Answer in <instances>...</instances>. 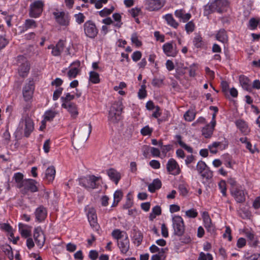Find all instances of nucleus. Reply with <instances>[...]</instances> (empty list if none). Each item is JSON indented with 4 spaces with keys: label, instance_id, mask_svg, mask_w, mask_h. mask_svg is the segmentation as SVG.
<instances>
[{
    "label": "nucleus",
    "instance_id": "1",
    "mask_svg": "<svg viewBox=\"0 0 260 260\" xmlns=\"http://www.w3.org/2000/svg\"><path fill=\"white\" fill-rule=\"evenodd\" d=\"M122 104L117 102L112 104L110 108L108 115V120L110 123H117L121 118Z\"/></svg>",
    "mask_w": 260,
    "mask_h": 260
},
{
    "label": "nucleus",
    "instance_id": "2",
    "mask_svg": "<svg viewBox=\"0 0 260 260\" xmlns=\"http://www.w3.org/2000/svg\"><path fill=\"white\" fill-rule=\"evenodd\" d=\"M228 5L226 0H215L205 7L204 13L208 15L215 11L221 13Z\"/></svg>",
    "mask_w": 260,
    "mask_h": 260
},
{
    "label": "nucleus",
    "instance_id": "3",
    "mask_svg": "<svg viewBox=\"0 0 260 260\" xmlns=\"http://www.w3.org/2000/svg\"><path fill=\"white\" fill-rule=\"evenodd\" d=\"M24 129V135L26 137H28L31 133L34 131V124L32 119L28 116H23L20 121L18 131H21Z\"/></svg>",
    "mask_w": 260,
    "mask_h": 260
},
{
    "label": "nucleus",
    "instance_id": "4",
    "mask_svg": "<svg viewBox=\"0 0 260 260\" xmlns=\"http://www.w3.org/2000/svg\"><path fill=\"white\" fill-rule=\"evenodd\" d=\"M44 7V3L41 0L36 1L31 3L29 6V16L35 18L40 17L42 13Z\"/></svg>",
    "mask_w": 260,
    "mask_h": 260
},
{
    "label": "nucleus",
    "instance_id": "5",
    "mask_svg": "<svg viewBox=\"0 0 260 260\" xmlns=\"http://www.w3.org/2000/svg\"><path fill=\"white\" fill-rule=\"evenodd\" d=\"M172 225L174 235L181 236L185 231V225L182 218L179 215L175 216L172 218Z\"/></svg>",
    "mask_w": 260,
    "mask_h": 260
},
{
    "label": "nucleus",
    "instance_id": "6",
    "mask_svg": "<svg viewBox=\"0 0 260 260\" xmlns=\"http://www.w3.org/2000/svg\"><path fill=\"white\" fill-rule=\"evenodd\" d=\"M100 177H96L94 175H88L86 177L81 178L79 179V183L85 188L87 189H94L97 188V182L99 180Z\"/></svg>",
    "mask_w": 260,
    "mask_h": 260
},
{
    "label": "nucleus",
    "instance_id": "7",
    "mask_svg": "<svg viewBox=\"0 0 260 260\" xmlns=\"http://www.w3.org/2000/svg\"><path fill=\"white\" fill-rule=\"evenodd\" d=\"M196 170L203 178L208 180L213 176L212 172L209 169L206 163L202 160H200L197 163Z\"/></svg>",
    "mask_w": 260,
    "mask_h": 260
},
{
    "label": "nucleus",
    "instance_id": "8",
    "mask_svg": "<svg viewBox=\"0 0 260 260\" xmlns=\"http://www.w3.org/2000/svg\"><path fill=\"white\" fill-rule=\"evenodd\" d=\"M84 31L86 37L94 39L98 34V29L95 23L91 21L88 20L85 22L83 25Z\"/></svg>",
    "mask_w": 260,
    "mask_h": 260
},
{
    "label": "nucleus",
    "instance_id": "9",
    "mask_svg": "<svg viewBox=\"0 0 260 260\" xmlns=\"http://www.w3.org/2000/svg\"><path fill=\"white\" fill-rule=\"evenodd\" d=\"M37 183V181L34 179H28L24 180L23 183L22 184V188H21V192L25 194L28 191L31 192H37L38 190V187L36 186Z\"/></svg>",
    "mask_w": 260,
    "mask_h": 260
},
{
    "label": "nucleus",
    "instance_id": "10",
    "mask_svg": "<svg viewBox=\"0 0 260 260\" xmlns=\"http://www.w3.org/2000/svg\"><path fill=\"white\" fill-rule=\"evenodd\" d=\"M56 21L60 25L68 26L70 23L69 15L65 12L56 11L53 12Z\"/></svg>",
    "mask_w": 260,
    "mask_h": 260
},
{
    "label": "nucleus",
    "instance_id": "11",
    "mask_svg": "<svg viewBox=\"0 0 260 260\" xmlns=\"http://www.w3.org/2000/svg\"><path fill=\"white\" fill-rule=\"evenodd\" d=\"M166 4L165 0H149L145 4L146 9L149 11H158Z\"/></svg>",
    "mask_w": 260,
    "mask_h": 260
},
{
    "label": "nucleus",
    "instance_id": "12",
    "mask_svg": "<svg viewBox=\"0 0 260 260\" xmlns=\"http://www.w3.org/2000/svg\"><path fill=\"white\" fill-rule=\"evenodd\" d=\"M35 89L34 84L32 81L29 80L23 88L22 94L24 100L28 101L31 99Z\"/></svg>",
    "mask_w": 260,
    "mask_h": 260
},
{
    "label": "nucleus",
    "instance_id": "13",
    "mask_svg": "<svg viewBox=\"0 0 260 260\" xmlns=\"http://www.w3.org/2000/svg\"><path fill=\"white\" fill-rule=\"evenodd\" d=\"M167 170L170 174L174 176L179 174L181 172L178 164L173 158L168 160L167 164Z\"/></svg>",
    "mask_w": 260,
    "mask_h": 260
},
{
    "label": "nucleus",
    "instance_id": "14",
    "mask_svg": "<svg viewBox=\"0 0 260 260\" xmlns=\"http://www.w3.org/2000/svg\"><path fill=\"white\" fill-rule=\"evenodd\" d=\"M87 215L90 226L97 230L99 226L97 222V216L95 210L93 208H88Z\"/></svg>",
    "mask_w": 260,
    "mask_h": 260
},
{
    "label": "nucleus",
    "instance_id": "15",
    "mask_svg": "<svg viewBox=\"0 0 260 260\" xmlns=\"http://www.w3.org/2000/svg\"><path fill=\"white\" fill-rule=\"evenodd\" d=\"M64 41L60 40L55 46L50 45L48 47V49H52L51 54L54 56H59L64 48Z\"/></svg>",
    "mask_w": 260,
    "mask_h": 260
},
{
    "label": "nucleus",
    "instance_id": "16",
    "mask_svg": "<svg viewBox=\"0 0 260 260\" xmlns=\"http://www.w3.org/2000/svg\"><path fill=\"white\" fill-rule=\"evenodd\" d=\"M92 126L90 124H84L80 128L79 130V138L82 141H86L91 132Z\"/></svg>",
    "mask_w": 260,
    "mask_h": 260
},
{
    "label": "nucleus",
    "instance_id": "17",
    "mask_svg": "<svg viewBox=\"0 0 260 260\" xmlns=\"http://www.w3.org/2000/svg\"><path fill=\"white\" fill-rule=\"evenodd\" d=\"M231 192L237 203H241L245 201V193L244 190L240 188L233 187Z\"/></svg>",
    "mask_w": 260,
    "mask_h": 260
},
{
    "label": "nucleus",
    "instance_id": "18",
    "mask_svg": "<svg viewBox=\"0 0 260 260\" xmlns=\"http://www.w3.org/2000/svg\"><path fill=\"white\" fill-rule=\"evenodd\" d=\"M202 216L204 222V225L207 231L210 233H214L215 228L212 223L208 213L206 211L203 212Z\"/></svg>",
    "mask_w": 260,
    "mask_h": 260
},
{
    "label": "nucleus",
    "instance_id": "19",
    "mask_svg": "<svg viewBox=\"0 0 260 260\" xmlns=\"http://www.w3.org/2000/svg\"><path fill=\"white\" fill-rule=\"evenodd\" d=\"M162 49L165 54L168 56L175 57L178 53L172 42L164 44L162 46Z\"/></svg>",
    "mask_w": 260,
    "mask_h": 260
},
{
    "label": "nucleus",
    "instance_id": "20",
    "mask_svg": "<svg viewBox=\"0 0 260 260\" xmlns=\"http://www.w3.org/2000/svg\"><path fill=\"white\" fill-rule=\"evenodd\" d=\"M110 179L117 185L121 179V173L114 168H110L106 171Z\"/></svg>",
    "mask_w": 260,
    "mask_h": 260
},
{
    "label": "nucleus",
    "instance_id": "21",
    "mask_svg": "<svg viewBox=\"0 0 260 260\" xmlns=\"http://www.w3.org/2000/svg\"><path fill=\"white\" fill-rule=\"evenodd\" d=\"M61 106L68 110L73 118H76L77 117L78 112L75 104L73 103H62Z\"/></svg>",
    "mask_w": 260,
    "mask_h": 260
},
{
    "label": "nucleus",
    "instance_id": "22",
    "mask_svg": "<svg viewBox=\"0 0 260 260\" xmlns=\"http://www.w3.org/2000/svg\"><path fill=\"white\" fill-rule=\"evenodd\" d=\"M211 125L207 124L202 129V135L206 138H208L211 137L213 134V130L216 124V122L214 121H211Z\"/></svg>",
    "mask_w": 260,
    "mask_h": 260
},
{
    "label": "nucleus",
    "instance_id": "23",
    "mask_svg": "<svg viewBox=\"0 0 260 260\" xmlns=\"http://www.w3.org/2000/svg\"><path fill=\"white\" fill-rule=\"evenodd\" d=\"M30 70V64L27 60H25L20 64L18 69V74L20 76L24 78L26 77Z\"/></svg>",
    "mask_w": 260,
    "mask_h": 260
},
{
    "label": "nucleus",
    "instance_id": "24",
    "mask_svg": "<svg viewBox=\"0 0 260 260\" xmlns=\"http://www.w3.org/2000/svg\"><path fill=\"white\" fill-rule=\"evenodd\" d=\"M36 218L39 222L44 220L47 216V210L43 206H40L35 211Z\"/></svg>",
    "mask_w": 260,
    "mask_h": 260
},
{
    "label": "nucleus",
    "instance_id": "25",
    "mask_svg": "<svg viewBox=\"0 0 260 260\" xmlns=\"http://www.w3.org/2000/svg\"><path fill=\"white\" fill-rule=\"evenodd\" d=\"M117 244L122 253L126 254L128 252L129 248V242L127 237L119 241H118Z\"/></svg>",
    "mask_w": 260,
    "mask_h": 260
},
{
    "label": "nucleus",
    "instance_id": "26",
    "mask_svg": "<svg viewBox=\"0 0 260 260\" xmlns=\"http://www.w3.org/2000/svg\"><path fill=\"white\" fill-rule=\"evenodd\" d=\"M34 237L36 244L40 248L43 247L45 241L44 235L42 232H39L36 230L34 231Z\"/></svg>",
    "mask_w": 260,
    "mask_h": 260
},
{
    "label": "nucleus",
    "instance_id": "27",
    "mask_svg": "<svg viewBox=\"0 0 260 260\" xmlns=\"http://www.w3.org/2000/svg\"><path fill=\"white\" fill-rule=\"evenodd\" d=\"M239 82L242 88L248 91L252 90V87L249 79L244 75L239 76Z\"/></svg>",
    "mask_w": 260,
    "mask_h": 260
},
{
    "label": "nucleus",
    "instance_id": "28",
    "mask_svg": "<svg viewBox=\"0 0 260 260\" xmlns=\"http://www.w3.org/2000/svg\"><path fill=\"white\" fill-rule=\"evenodd\" d=\"M236 125L240 131L245 135H247L250 131L247 124L243 120H237Z\"/></svg>",
    "mask_w": 260,
    "mask_h": 260
},
{
    "label": "nucleus",
    "instance_id": "29",
    "mask_svg": "<svg viewBox=\"0 0 260 260\" xmlns=\"http://www.w3.org/2000/svg\"><path fill=\"white\" fill-rule=\"evenodd\" d=\"M55 169L54 167L51 166L48 167L45 172V178L49 181L52 182L55 176Z\"/></svg>",
    "mask_w": 260,
    "mask_h": 260
},
{
    "label": "nucleus",
    "instance_id": "30",
    "mask_svg": "<svg viewBox=\"0 0 260 260\" xmlns=\"http://www.w3.org/2000/svg\"><path fill=\"white\" fill-rule=\"evenodd\" d=\"M73 64H75L76 67H72L68 72V76L70 78H75L79 72L78 68L80 65V62L78 61L74 62L73 63Z\"/></svg>",
    "mask_w": 260,
    "mask_h": 260
},
{
    "label": "nucleus",
    "instance_id": "31",
    "mask_svg": "<svg viewBox=\"0 0 260 260\" xmlns=\"http://www.w3.org/2000/svg\"><path fill=\"white\" fill-rule=\"evenodd\" d=\"M161 186V182L158 179L153 180V182L148 185V190L154 192L156 190L159 189Z\"/></svg>",
    "mask_w": 260,
    "mask_h": 260
},
{
    "label": "nucleus",
    "instance_id": "32",
    "mask_svg": "<svg viewBox=\"0 0 260 260\" xmlns=\"http://www.w3.org/2000/svg\"><path fill=\"white\" fill-rule=\"evenodd\" d=\"M164 18L166 20L168 24L170 25L171 26L175 28H176L179 25L178 23L174 19V18L173 17V15L171 14H166L164 16Z\"/></svg>",
    "mask_w": 260,
    "mask_h": 260
},
{
    "label": "nucleus",
    "instance_id": "33",
    "mask_svg": "<svg viewBox=\"0 0 260 260\" xmlns=\"http://www.w3.org/2000/svg\"><path fill=\"white\" fill-rule=\"evenodd\" d=\"M216 38L218 41L222 43L227 42L228 37L225 30L223 29H220L216 34Z\"/></svg>",
    "mask_w": 260,
    "mask_h": 260
},
{
    "label": "nucleus",
    "instance_id": "34",
    "mask_svg": "<svg viewBox=\"0 0 260 260\" xmlns=\"http://www.w3.org/2000/svg\"><path fill=\"white\" fill-rule=\"evenodd\" d=\"M15 182L17 183V187L19 188H22V184L23 183V175L21 173H15L13 176Z\"/></svg>",
    "mask_w": 260,
    "mask_h": 260
},
{
    "label": "nucleus",
    "instance_id": "35",
    "mask_svg": "<svg viewBox=\"0 0 260 260\" xmlns=\"http://www.w3.org/2000/svg\"><path fill=\"white\" fill-rule=\"evenodd\" d=\"M143 238V235L140 231L134 230L133 238L134 242L137 243V245H139L141 243Z\"/></svg>",
    "mask_w": 260,
    "mask_h": 260
},
{
    "label": "nucleus",
    "instance_id": "36",
    "mask_svg": "<svg viewBox=\"0 0 260 260\" xmlns=\"http://www.w3.org/2000/svg\"><path fill=\"white\" fill-rule=\"evenodd\" d=\"M37 27V23L34 20L28 19L25 21L24 24V28L25 30H26L29 28H35Z\"/></svg>",
    "mask_w": 260,
    "mask_h": 260
},
{
    "label": "nucleus",
    "instance_id": "37",
    "mask_svg": "<svg viewBox=\"0 0 260 260\" xmlns=\"http://www.w3.org/2000/svg\"><path fill=\"white\" fill-rule=\"evenodd\" d=\"M3 252L8 256L10 260L14 258L12 247L9 245H4L2 247Z\"/></svg>",
    "mask_w": 260,
    "mask_h": 260
},
{
    "label": "nucleus",
    "instance_id": "38",
    "mask_svg": "<svg viewBox=\"0 0 260 260\" xmlns=\"http://www.w3.org/2000/svg\"><path fill=\"white\" fill-rule=\"evenodd\" d=\"M176 138L177 140V142L179 145L183 148L184 149H185L187 152L189 153L192 152V148L190 147V146L187 145L185 143H184L181 140V136L180 135H176Z\"/></svg>",
    "mask_w": 260,
    "mask_h": 260
},
{
    "label": "nucleus",
    "instance_id": "39",
    "mask_svg": "<svg viewBox=\"0 0 260 260\" xmlns=\"http://www.w3.org/2000/svg\"><path fill=\"white\" fill-rule=\"evenodd\" d=\"M193 43L194 46L197 48H201L204 45L203 39L200 35H197L194 37Z\"/></svg>",
    "mask_w": 260,
    "mask_h": 260
},
{
    "label": "nucleus",
    "instance_id": "40",
    "mask_svg": "<svg viewBox=\"0 0 260 260\" xmlns=\"http://www.w3.org/2000/svg\"><path fill=\"white\" fill-rule=\"evenodd\" d=\"M89 80L94 84H96L100 82L99 75L95 72L91 71L89 73Z\"/></svg>",
    "mask_w": 260,
    "mask_h": 260
},
{
    "label": "nucleus",
    "instance_id": "41",
    "mask_svg": "<svg viewBox=\"0 0 260 260\" xmlns=\"http://www.w3.org/2000/svg\"><path fill=\"white\" fill-rule=\"evenodd\" d=\"M122 197V192L120 190H116L114 194V202L113 207L116 206Z\"/></svg>",
    "mask_w": 260,
    "mask_h": 260
},
{
    "label": "nucleus",
    "instance_id": "42",
    "mask_svg": "<svg viewBox=\"0 0 260 260\" xmlns=\"http://www.w3.org/2000/svg\"><path fill=\"white\" fill-rule=\"evenodd\" d=\"M0 229L10 233L11 237H13L12 228L9 224L6 223H0Z\"/></svg>",
    "mask_w": 260,
    "mask_h": 260
},
{
    "label": "nucleus",
    "instance_id": "43",
    "mask_svg": "<svg viewBox=\"0 0 260 260\" xmlns=\"http://www.w3.org/2000/svg\"><path fill=\"white\" fill-rule=\"evenodd\" d=\"M57 114V113L55 111H47L44 114V119L47 121L52 120Z\"/></svg>",
    "mask_w": 260,
    "mask_h": 260
},
{
    "label": "nucleus",
    "instance_id": "44",
    "mask_svg": "<svg viewBox=\"0 0 260 260\" xmlns=\"http://www.w3.org/2000/svg\"><path fill=\"white\" fill-rule=\"evenodd\" d=\"M161 213V210L159 206H155L152 208V213L150 215L151 219L155 218L156 216L159 215Z\"/></svg>",
    "mask_w": 260,
    "mask_h": 260
},
{
    "label": "nucleus",
    "instance_id": "45",
    "mask_svg": "<svg viewBox=\"0 0 260 260\" xmlns=\"http://www.w3.org/2000/svg\"><path fill=\"white\" fill-rule=\"evenodd\" d=\"M214 145L221 150L225 149L228 146V142L225 139L221 142H214Z\"/></svg>",
    "mask_w": 260,
    "mask_h": 260
},
{
    "label": "nucleus",
    "instance_id": "46",
    "mask_svg": "<svg viewBox=\"0 0 260 260\" xmlns=\"http://www.w3.org/2000/svg\"><path fill=\"white\" fill-rule=\"evenodd\" d=\"M195 113L192 111H187L184 115L185 119L188 121L193 120L195 118Z\"/></svg>",
    "mask_w": 260,
    "mask_h": 260
},
{
    "label": "nucleus",
    "instance_id": "47",
    "mask_svg": "<svg viewBox=\"0 0 260 260\" xmlns=\"http://www.w3.org/2000/svg\"><path fill=\"white\" fill-rule=\"evenodd\" d=\"M153 132V129L148 125H146L141 129V134L143 136H150Z\"/></svg>",
    "mask_w": 260,
    "mask_h": 260
},
{
    "label": "nucleus",
    "instance_id": "48",
    "mask_svg": "<svg viewBox=\"0 0 260 260\" xmlns=\"http://www.w3.org/2000/svg\"><path fill=\"white\" fill-rule=\"evenodd\" d=\"M128 12L131 15V16L136 18L140 14L142 13L141 9L138 7H136L134 8H132L128 11Z\"/></svg>",
    "mask_w": 260,
    "mask_h": 260
},
{
    "label": "nucleus",
    "instance_id": "49",
    "mask_svg": "<svg viewBox=\"0 0 260 260\" xmlns=\"http://www.w3.org/2000/svg\"><path fill=\"white\" fill-rule=\"evenodd\" d=\"M185 215L189 218H196L197 217L198 213L196 209L192 208L187 210L185 212Z\"/></svg>",
    "mask_w": 260,
    "mask_h": 260
},
{
    "label": "nucleus",
    "instance_id": "50",
    "mask_svg": "<svg viewBox=\"0 0 260 260\" xmlns=\"http://www.w3.org/2000/svg\"><path fill=\"white\" fill-rule=\"evenodd\" d=\"M219 188L222 195L224 197L226 196V183L224 181H221L218 183Z\"/></svg>",
    "mask_w": 260,
    "mask_h": 260
},
{
    "label": "nucleus",
    "instance_id": "51",
    "mask_svg": "<svg viewBox=\"0 0 260 260\" xmlns=\"http://www.w3.org/2000/svg\"><path fill=\"white\" fill-rule=\"evenodd\" d=\"M113 10H114V8L113 7H111V8L110 9L105 8L104 9H103L102 10H101L99 14L101 16L105 17L106 16L110 14L113 12Z\"/></svg>",
    "mask_w": 260,
    "mask_h": 260
},
{
    "label": "nucleus",
    "instance_id": "52",
    "mask_svg": "<svg viewBox=\"0 0 260 260\" xmlns=\"http://www.w3.org/2000/svg\"><path fill=\"white\" fill-rule=\"evenodd\" d=\"M74 17L76 19V22L79 24L82 23L84 21L85 18V16L82 13H79L78 14H75Z\"/></svg>",
    "mask_w": 260,
    "mask_h": 260
},
{
    "label": "nucleus",
    "instance_id": "53",
    "mask_svg": "<svg viewBox=\"0 0 260 260\" xmlns=\"http://www.w3.org/2000/svg\"><path fill=\"white\" fill-rule=\"evenodd\" d=\"M75 96L74 95L71 94L69 93H67L66 94L65 96H62L61 98V100L63 103H70V102L73 100Z\"/></svg>",
    "mask_w": 260,
    "mask_h": 260
},
{
    "label": "nucleus",
    "instance_id": "54",
    "mask_svg": "<svg viewBox=\"0 0 260 260\" xmlns=\"http://www.w3.org/2000/svg\"><path fill=\"white\" fill-rule=\"evenodd\" d=\"M198 260H213V257L210 253L206 254L204 252H201Z\"/></svg>",
    "mask_w": 260,
    "mask_h": 260
},
{
    "label": "nucleus",
    "instance_id": "55",
    "mask_svg": "<svg viewBox=\"0 0 260 260\" xmlns=\"http://www.w3.org/2000/svg\"><path fill=\"white\" fill-rule=\"evenodd\" d=\"M131 41L132 43L135 44L137 47H139L142 45L141 42L138 39L137 35L136 33H133L132 35Z\"/></svg>",
    "mask_w": 260,
    "mask_h": 260
},
{
    "label": "nucleus",
    "instance_id": "56",
    "mask_svg": "<svg viewBox=\"0 0 260 260\" xmlns=\"http://www.w3.org/2000/svg\"><path fill=\"white\" fill-rule=\"evenodd\" d=\"M194 24L192 21H190L185 24V28L187 33L192 32L194 29Z\"/></svg>",
    "mask_w": 260,
    "mask_h": 260
},
{
    "label": "nucleus",
    "instance_id": "57",
    "mask_svg": "<svg viewBox=\"0 0 260 260\" xmlns=\"http://www.w3.org/2000/svg\"><path fill=\"white\" fill-rule=\"evenodd\" d=\"M112 236L113 237L118 240L122 238L121 232L119 230H114L112 233Z\"/></svg>",
    "mask_w": 260,
    "mask_h": 260
},
{
    "label": "nucleus",
    "instance_id": "58",
    "mask_svg": "<svg viewBox=\"0 0 260 260\" xmlns=\"http://www.w3.org/2000/svg\"><path fill=\"white\" fill-rule=\"evenodd\" d=\"M62 90L63 88L59 87L54 91L53 95V100L54 101H56L58 99L61 94Z\"/></svg>",
    "mask_w": 260,
    "mask_h": 260
},
{
    "label": "nucleus",
    "instance_id": "59",
    "mask_svg": "<svg viewBox=\"0 0 260 260\" xmlns=\"http://www.w3.org/2000/svg\"><path fill=\"white\" fill-rule=\"evenodd\" d=\"M178 189L179 190L180 193L183 196H186L188 193V191L186 186L183 184L179 185Z\"/></svg>",
    "mask_w": 260,
    "mask_h": 260
},
{
    "label": "nucleus",
    "instance_id": "60",
    "mask_svg": "<svg viewBox=\"0 0 260 260\" xmlns=\"http://www.w3.org/2000/svg\"><path fill=\"white\" fill-rule=\"evenodd\" d=\"M142 56V53L139 51L134 52L132 56V59L134 61H137L140 59Z\"/></svg>",
    "mask_w": 260,
    "mask_h": 260
},
{
    "label": "nucleus",
    "instance_id": "61",
    "mask_svg": "<svg viewBox=\"0 0 260 260\" xmlns=\"http://www.w3.org/2000/svg\"><path fill=\"white\" fill-rule=\"evenodd\" d=\"M161 232L162 236L167 238L169 236L168 230L165 223H162L161 226Z\"/></svg>",
    "mask_w": 260,
    "mask_h": 260
},
{
    "label": "nucleus",
    "instance_id": "62",
    "mask_svg": "<svg viewBox=\"0 0 260 260\" xmlns=\"http://www.w3.org/2000/svg\"><path fill=\"white\" fill-rule=\"evenodd\" d=\"M9 41L2 36H0V49L5 48L8 44Z\"/></svg>",
    "mask_w": 260,
    "mask_h": 260
},
{
    "label": "nucleus",
    "instance_id": "63",
    "mask_svg": "<svg viewBox=\"0 0 260 260\" xmlns=\"http://www.w3.org/2000/svg\"><path fill=\"white\" fill-rule=\"evenodd\" d=\"M50 140H46L43 145V150L46 153H48L49 152L50 148Z\"/></svg>",
    "mask_w": 260,
    "mask_h": 260
},
{
    "label": "nucleus",
    "instance_id": "64",
    "mask_svg": "<svg viewBox=\"0 0 260 260\" xmlns=\"http://www.w3.org/2000/svg\"><path fill=\"white\" fill-rule=\"evenodd\" d=\"M99 256V253L97 251L95 250H91L89 252V257L91 260H95Z\"/></svg>",
    "mask_w": 260,
    "mask_h": 260
}]
</instances>
